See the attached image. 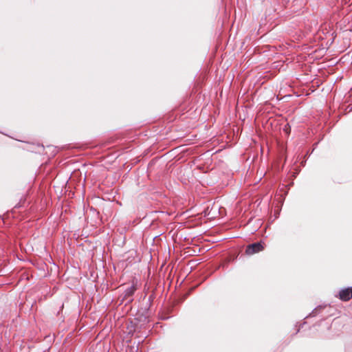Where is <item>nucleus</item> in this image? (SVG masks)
Instances as JSON below:
<instances>
[{
  "mask_svg": "<svg viewBox=\"0 0 352 352\" xmlns=\"http://www.w3.org/2000/svg\"><path fill=\"white\" fill-rule=\"evenodd\" d=\"M264 247L261 242L254 243L247 246L245 253L248 255H252L263 250Z\"/></svg>",
  "mask_w": 352,
  "mask_h": 352,
  "instance_id": "f257e3e1",
  "label": "nucleus"
},
{
  "mask_svg": "<svg viewBox=\"0 0 352 352\" xmlns=\"http://www.w3.org/2000/svg\"><path fill=\"white\" fill-rule=\"evenodd\" d=\"M339 298L343 301H348L352 298V287L342 289L339 293Z\"/></svg>",
  "mask_w": 352,
  "mask_h": 352,
  "instance_id": "f03ea898",
  "label": "nucleus"
},
{
  "mask_svg": "<svg viewBox=\"0 0 352 352\" xmlns=\"http://www.w3.org/2000/svg\"><path fill=\"white\" fill-rule=\"evenodd\" d=\"M136 289V286L134 284L128 287L123 294L122 301L126 300L128 298H131Z\"/></svg>",
  "mask_w": 352,
  "mask_h": 352,
  "instance_id": "7ed1b4c3",
  "label": "nucleus"
},
{
  "mask_svg": "<svg viewBox=\"0 0 352 352\" xmlns=\"http://www.w3.org/2000/svg\"><path fill=\"white\" fill-rule=\"evenodd\" d=\"M284 131H285L287 133H289V127H287V125H285V126Z\"/></svg>",
  "mask_w": 352,
  "mask_h": 352,
  "instance_id": "20e7f679",
  "label": "nucleus"
}]
</instances>
